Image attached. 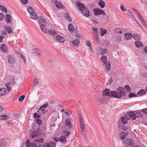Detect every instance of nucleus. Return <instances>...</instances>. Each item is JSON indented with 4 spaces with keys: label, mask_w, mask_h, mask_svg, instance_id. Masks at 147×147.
Here are the masks:
<instances>
[{
    "label": "nucleus",
    "mask_w": 147,
    "mask_h": 147,
    "mask_svg": "<svg viewBox=\"0 0 147 147\" xmlns=\"http://www.w3.org/2000/svg\"><path fill=\"white\" fill-rule=\"evenodd\" d=\"M53 140L55 142H57L58 141H59L62 142L64 143L66 142V138L64 136H62L59 138L58 139L54 138H53Z\"/></svg>",
    "instance_id": "nucleus-15"
},
{
    "label": "nucleus",
    "mask_w": 147,
    "mask_h": 147,
    "mask_svg": "<svg viewBox=\"0 0 147 147\" xmlns=\"http://www.w3.org/2000/svg\"><path fill=\"white\" fill-rule=\"evenodd\" d=\"M106 65L105 66V69L107 71H109L110 70L111 67V65L110 63L109 62H108L105 63Z\"/></svg>",
    "instance_id": "nucleus-29"
},
{
    "label": "nucleus",
    "mask_w": 147,
    "mask_h": 147,
    "mask_svg": "<svg viewBox=\"0 0 147 147\" xmlns=\"http://www.w3.org/2000/svg\"><path fill=\"white\" fill-rule=\"evenodd\" d=\"M40 125L39 124H36V123H33L32 127L34 130L36 131L39 129L40 127Z\"/></svg>",
    "instance_id": "nucleus-32"
},
{
    "label": "nucleus",
    "mask_w": 147,
    "mask_h": 147,
    "mask_svg": "<svg viewBox=\"0 0 147 147\" xmlns=\"http://www.w3.org/2000/svg\"><path fill=\"white\" fill-rule=\"evenodd\" d=\"M98 53V54H102L103 49L101 47H98L97 49Z\"/></svg>",
    "instance_id": "nucleus-54"
},
{
    "label": "nucleus",
    "mask_w": 147,
    "mask_h": 147,
    "mask_svg": "<svg viewBox=\"0 0 147 147\" xmlns=\"http://www.w3.org/2000/svg\"><path fill=\"white\" fill-rule=\"evenodd\" d=\"M18 56L21 59H22L24 63H26V59L25 57L21 53H19L18 55Z\"/></svg>",
    "instance_id": "nucleus-36"
},
{
    "label": "nucleus",
    "mask_w": 147,
    "mask_h": 147,
    "mask_svg": "<svg viewBox=\"0 0 147 147\" xmlns=\"http://www.w3.org/2000/svg\"><path fill=\"white\" fill-rule=\"evenodd\" d=\"M136 115L137 117L140 118L142 117L143 116V114L139 111L136 112Z\"/></svg>",
    "instance_id": "nucleus-47"
},
{
    "label": "nucleus",
    "mask_w": 147,
    "mask_h": 147,
    "mask_svg": "<svg viewBox=\"0 0 147 147\" xmlns=\"http://www.w3.org/2000/svg\"><path fill=\"white\" fill-rule=\"evenodd\" d=\"M7 92V90L5 88H2L0 89V95L3 96Z\"/></svg>",
    "instance_id": "nucleus-25"
},
{
    "label": "nucleus",
    "mask_w": 147,
    "mask_h": 147,
    "mask_svg": "<svg viewBox=\"0 0 147 147\" xmlns=\"http://www.w3.org/2000/svg\"><path fill=\"white\" fill-rule=\"evenodd\" d=\"M61 111V112H64V113L68 116H69L71 115V113L70 111H65L64 109H62Z\"/></svg>",
    "instance_id": "nucleus-31"
},
{
    "label": "nucleus",
    "mask_w": 147,
    "mask_h": 147,
    "mask_svg": "<svg viewBox=\"0 0 147 147\" xmlns=\"http://www.w3.org/2000/svg\"><path fill=\"white\" fill-rule=\"evenodd\" d=\"M98 5L101 8H104L105 6V3L103 1L100 0L98 2Z\"/></svg>",
    "instance_id": "nucleus-42"
},
{
    "label": "nucleus",
    "mask_w": 147,
    "mask_h": 147,
    "mask_svg": "<svg viewBox=\"0 0 147 147\" xmlns=\"http://www.w3.org/2000/svg\"><path fill=\"white\" fill-rule=\"evenodd\" d=\"M135 45L136 46L138 47H142L143 45V43L139 41H135Z\"/></svg>",
    "instance_id": "nucleus-33"
},
{
    "label": "nucleus",
    "mask_w": 147,
    "mask_h": 147,
    "mask_svg": "<svg viewBox=\"0 0 147 147\" xmlns=\"http://www.w3.org/2000/svg\"><path fill=\"white\" fill-rule=\"evenodd\" d=\"M85 43L86 45V46L90 47L91 51H92V47L91 46V45L90 42L88 40H87L86 42Z\"/></svg>",
    "instance_id": "nucleus-45"
},
{
    "label": "nucleus",
    "mask_w": 147,
    "mask_h": 147,
    "mask_svg": "<svg viewBox=\"0 0 147 147\" xmlns=\"http://www.w3.org/2000/svg\"><path fill=\"white\" fill-rule=\"evenodd\" d=\"M74 119L73 118L68 117L65 120V126H67L69 128L72 127V125L71 123V121H73Z\"/></svg>",
    "instance_id": "nucleus-6"
},
{
    "label": "nucleus",
    "mask_w": 147,
    "mask_h": 147,
    "mask_svg": "<svg viewBox=\"0 0 147 147\" xmlns=\"http://www.w3.org/2000/svg\"><path fill=\"white\" fill-rule=\"evenodd\" d=\"M8 62L10 64H13L15 62L14 57L12 56L9 55L8 57Z\"/></svg>",
    "instance_id": "nucleus-18"
},
{
    "label": "nucleus",
    "mask_w": 147,
    "mask_h": 147,
    "mask_svg": "<svg viewBox=\"0 0 147 147\" xmlns=\"http://www.w3.org/2000/svg\"><path fill=\"white\" fill-rule=\"evenodd\" d=\"M93 33L95 35H96L97 34L98 32V29L96 28H92Z\"/></svg>",
    "instance_id": "nucleus-51"
},
{
    "label": "nucleus",
    "mask_w": 147,
    "mask_h": 147,
    "mask_svg": "<svg viewBox=\"0 0 147 147\" xmlns=\"http://www.w3.org/2000/svg\"><path fill=\"white\" fill-rule=\"evenodd\" d=\"M107 33V30L103 28H101L100 29V36H103Z\"/></svg>",
    "instance_id": "nucleus-21"
},
{
    "label": "nucleus",
    "mask_w": 147,
    "mask_h": 147,
    "mask_svg": "<svg viewBox=\"0 0 147 147\" xmlns=\"http://www.w3.org/2000/svg\"><path fill=\"white\" fill-rule=\"evenodd\" d=\"M27 11L30 14L35 12L34 9L31 7H29L27 9Z\"/></svg>",
    "instance_id": "nucleus-44"
},
{
    "label": "nucleus",
    "mask_w": 147,
    "mask_h": 147,
    "mask_svg": "<svg viewBox=\"0 0 147 147\" xmlns=\"http://www.w3.org/2000/svg\"><path fill=\"white\" fill-rule=\"evenodd\" d=\"M125 88L127 89L128 91H130L131 90L130 87L128 86L127 85L125 87Z\"/></svg>",
    "instance_id": "nucleus-64"
},
{
    "label": "nucleus",
    "mask_w": 147,
    "mask_h": 147,
    "mask_svg": "<svg viewBox=\"0 0 147 147\" xmlns=\"http://www.w3.org/2000/svg\"><path fill=\"white\" fill-rule=\"evenodd\" d=\"M141 75L143 78H147V72L143 71L142 72Z\"/></svg>",
    "instance_id": "nucleus-49"
},
{
    "label": "nucleus",
    "mask_w": 147,
    "mask_h": 147,
    "mask_svg": "<svg viewBox=\"0 0 147 147\" xmlns=\"http://www.w3.org/2000/svg\"><path fill=\"white\" fill-rule=\"evenodd\" d=\"M68 29L71 32H73L75 30L74 28L71 24H69L68 25Z\"/></svg>",
    "instance_id": "nucleus-28"
},
{
    "label": "nucleus",
    "mask_w": 147,
    "mask_h": 147,
    "mask_svg": "<svg viewBox=\"0 0 147 147\" xmlns=\"http://www.w3.org/2000/svg\"><path fill=\"white\" fill-rule=\"evenodd\" d=\"M108 51L107 49H103L102 52V54L103 55V54H104L106 53H107Z\"/></svg>",
    "instance_id": "nucleus-61"
},
{
    "label": "nucleus",
    "mask_w": 147,
    "mask_h": 147,
    "mask_svg": "<svg viewBox=\"0 0 147 147\" xmlns=\"http://www.w3.org/2000/svg\"><path fill=\"white\" fill-rule=\"evenodd\" d=\"M132 10L135 12L136 15L139 19L140 21L142 23L144 26L145 28H147V24L146 23L145 21L144 20L143 18L140 16L139 12L137 10H136L135 8H132Z\"/></svg>",
    "instance_id": "nucleus-4"
},
{
    "label": "nucleus",
    "mask_w": 147,
    "mask_h": 147,
    "mask_svg": "<svg viewBox=\"0 0 147 147\" xmlns=\"http://www.w3.org/2000/svg\"><path fill=\"white\" fill-rule=\"evenodd\" d=\"M30 141L28 140L25 143L27 147H36L37 146L34 142L29 144Z\"/></svg>",
    "instance_id": "nucleus-16"
},
{
    "label": "nucleus",
    "mask_w": 147,
    "mask_h": 147,
    "mask_svg": "<svg viewBox=\"0 0 147 147\" xmlns=\"http://www.w3.org/2000/svg\"><path fill=\"white\" fill-rule=\"evenodd\" d=\"M117 91H113V97L117 98L124 97L126 95V92L125 88L122 87H119L117 89Z\"/></svg>",
    "instance_id": "nucleus-2"
},
{
    "label": "nucleus",
    "mask_w": 147,
    "mask_h": 147,
    "mask_svg": "<svg viewBox=\"0 0 147 147\" xmlns=\"http://www.w3.org/2000/svg\"><path fill=\"white\" fill-rule=\"evenodd\" d=\"M79 119L80 126L81 129L83 132H84L86 131L85 125L81 115L79 116Z\"/></svg>",
    "instance_id": "nucleus-7"
},
{
    "label": "nucleus",
    "mask_w": 147,
    "mask_h": 147,
    "mask_svg": "<svg viewBox=\"0 0 147 147\" xmlns=\"http://www.w3.org/2000/svg\"><path fill=\"white\" fill-rule=\"evenodd\" d=\"M11 16L7 14L6 15L5 21L7 23L11 22Z\"/></svg>",
    "instance_id": "nucleus-34"
},
{
    "label": "nucleus",
    "mask_w": 147,
    "mask_h": 147,
    "mask_svg": "<svg viewBox=\"0 0 147 147\" xmlns=\"http://www.w3.org/2000/svg\"><path fill=\"white\" fill-rule=\"evenodd\" d=\"M22 3L24 5L26 4L28 1V0H20Z\"/></svg>",
    "instance_id": "nucleus-58"
},
{
    "label": "nucleus",
    "mask_w": 147,
    "mask_h": 147,
    "mask_svg": "<svg viewBox=\"0 0 147 147\" xmlns=\"http://www.w3.org/2000/svg\"><path fill=\"white\" fill-rule=\"evenodd\" d=\"M34 121H35L34 122V123H36V124H39L40 125V124L41 123V120L40 119H34Z\"/></svg>",
    "instance_id": "nucleus-53"
},
{
    "label": "nucleus",
    "mask_w": 147,
    "mask_h": 147,
    "mask_svg": "<svg viewBox=\"0 0 147 147\" xmlns=\"http://www.w3.org/2000/svg\"><path fill=\"white\" fill-rule=\"evenodd\" d=\"M123 30V29L118 28L116 29V32L117 34H121L122 33V32Z\"/></svg>",
    "instance_id": "nucleus-48"
},
{
    "label": "nucleus",
    "mask_w": 147,
    "mask_h": 147,
    "mask_svg": "<svg viewBox=\"0 0 147 147\" xmlns=\"http://www.w3.org/2000/svg\"><path fill=\"white\" fill-rule=\"evenodd\" d=\"M1 49L3 52L7 53V52L8 50L7 47L6 45L5 44H3L1 46Z\"/></svg>",
    "instance_id": "nucleus-27"
},
{
    "label": "nucleus",
    "mask_w": 147,
    "mask_h": 147,
    "mask_svg": "<svg viewBox=\"0 0 147 147\" xmlns=\"http://www.w3.org/2000/svg\"><path fill=\"white\" fill-rule=\"evenodd\" d=\"M49 105V104L48 103H45V104L43 105L42 106L40 107V108H42V109H44L45 108H46Z\"/></svg>",
    "instance_id": "nucleus-56"
},
{
    "label": "nucleus",
    "mask_w": 147,
    "mask_h": 147,
    "mask_svg": "<svg viewBox=\"0 0 147 147\" xmlns=\"http://www.w3.org/2000/svg\"><path fill=\"white\" fill-rule=\"evenodd\" d=\"M55 39L57 42L61 43H63L65 41L64 38L59 35H57L55 37Z\"/></svg>",
    "instance_id": "nucleus-12"
},
{
    "label": "nucleus",
    "mask_w": 147,
    "mask_h": 147,
    "mask_svg": "<svg viewBox=\"0 0 147 147\" xmlns=\"http://www.w3.org/2000/svg\"><path fill=\"white\" fill-rule=\"evenodd\" d=\"M48 33H49L52 36H55L57 34L56 32L53 30H49V32Z\"/></svg>",
    "instance_id": "nucleus-40"
},
{
    "label": "nucleus",
    "mask_w": 147,
    "mask_h": 147,
    "mask_svg": "<svg viewBox=\"0 0 147 147\" xmlns=\"http://www.w3.org/2000/svg\"><path fill=\"white\" fill-rule=\"evenodd\" d=\"M134 143V140L131 138H125L123 141V144L127 146L133 145Z\"/></svg>",
    "instance_id": "nucleus-5"
},
{
    "label": "nucleus",
    "mask_w": 147,
    "mask_h": 147,
    "mask_svg": "<svg viewBox=\"0 0 147 147\" xmlns=\"http://www.w3.org/2000/svg\"><path fill=\"white\" fill-rule=\"evenodd\" d=\"M141 111L147 115V109H144L141 110Z\"/></svg>",
    "instance_id": "nucleus-62"
},
{
    "label": "nucleus",
    "mask_w": 147,
    "mask_h": 147,
    "mask_svg": "<svg viewBox=\"0 0 147 147\" xmlns=\"http://www.w3.org/2000/svg\"><path fill=\"white\" fill-rule=\"evenodd\" d=\"M77 6L78 7L79 10L83 12L84 15L85 16L88 17L89 16V11L87 9H85V7L82 3L78 2L77 3Z\"/></svg>",
    "instance_id": "nucleus-3"
},
{
    "label": "nucleus",
    "mask_w": 147,
    "mask_h": 147,
    "mask_svg": "<svg viewBox=\"0 0 147 147\" xmlns=\"http://www.w3.org/2000/svg\"><path fill=\"white\" fill-rule=\"evenodd\" d=\"M120 9L122 11H127L126 8L123 5H121Z\"/></svg>",
    "instance_id": "nucleus-52"
},
{
    "label": "nucleus",
    "mask_w": 147,
    "mask_h": 147,
    "mask_svg": "<svg viewBox=\"0 0 147 147\" xmlns=\"http://www.w3.org/2000/svg\"><path fill=\"white\" fill-rule=\"evenodd\" d=\"M38 81L37 79H35L34 80L33 83L35 84H37L38 83Z\"/></svg>",
    "instance_id": "nucleus-63"
},
{
    "label": "nucleus",
    "mask_w": 147,
    "mask_h": 147,
    "mask_svg": "<svg viewBox=\"0 0 147 147\" xmlns=\"http://www.w3.org/2000/svg\"><path fill=\"white\" fill-rule=\"evenodd\" d=\"M113 91H111L109 89L106 88L103 90L102 95L104 96H113Z\"/></svg>",
    "instance_id": "nucleus-9"
},
{
    "label": "nucleus",
    "mask_w": 147,
    "mask_h": 147,
    "mask_svg": "<svg viewBox=\"0 0 147 147\" xmlns=\"http://www.w3.org/2000/svg\"><path fill=\"white\" fill-rule=\"evenodd\" d=\"M65 18L69 22H70L71 21V19L70 17L69 16V13H67L65 15Z\"/></svg>",
    "instance_id": "nucleus-50"
},
{
    "label": "nucleus",
    "mask_w": 147,
    "mask_h": 147,
    "mask_svg": "<svg viewBox=\"0 0 147 147\" xmlns=\"http://www.w3.org/2000/svg\"><path fill=\"white\" fill-rule=\"evenodd\" d=\"M120 119L122 123L126 124L128 122V120L129 119V117L128 116L126 115L125 117H121Z\"/></svg>",
    "instance_id": "nucleus-17"
},
{
    "label": "nucleus",
    "mask_w": 147,
    "mask_h": 147,
    "mask_svg": "<svg viewBox=\"0 0 147 147\" xmlns=\"http://www.w3.org/2000/svg\"><path fill=\"white\" fill-rule=\"evenodd\" d=\"M34 117L36 118V119L39 118L40 117V115H38L36 113H34Z\"/></svg>",
    "instance_id": "nucleus-59"
},
{
    "label": "nucleus",
    "mask_w": 147,
    "mask_h": 147,
    "mask_svg": "<svg viewBox=\"0 0 147 147\" xmlns=\"http://www.w3.org/2000/svg\"><path fill=\"white\" fill-rule=\"evenodd\" d=\"M25 98V96L24 95H22L21 96L19 99V100L20 101H22L24 98Z\"/></svg>",
    "instance_id": "nucleus-60"
},
{
    "label": "nucleus",
    "mask_w": 147,
    "mask_h": 147,
    "mask_svg": "<svg viewBox=\"0 0 147 147\" xmlns=\"http://www.w3.org/2000/svg\"><path fill=\"white\" fill-rule=\"evenodd\" d=\"M5 18V16L4 14L1 13H0V21L3 20Z\"/></svg>",
    "instance_id": "nucleus-55"
},
{
    "label": "nucleus",
    "mask_w": 147,
    "mask_h": 147,
    "mask_svg": "<svg viewBox=\"0 0 147 147\" xmlns=\"http://www.w3.org/2000/svg\"><path fill=\"white\" fill-rule=\"evenodd\" d=\"M29 133L30 134V137L32 138L36 137L38 134L37 131H30Z\"/></svg>",
    "instance_id": "nucleus-22"
},
{
    "label": "nucleus",
    "mask_w": 147,
    "mask_h": 147,
    "mask_svg": "<svg viewBox=\"0 0 147 147\" xmlns=\"http://www.w3.org/2000/svg\"><path fill=\"white\" fill-rule=\"evenodd\" d=\"M126 115L128 116L129 119H132L135 120L136 119L137 117L136 115L133 111H130L129 113V115Z\"/></svg>",
    "instance_id": "nucleus-13"
},
{
    "label": "nucleus",
    "mask_w": 147,
    "mask_h": 147,
    "mask_svg": "<svg viewBox=\"0 0 147 147\" xmlns=\"http://www.w3.org/2000/svg\"><path fill=\"white\" fill-rule=\"evenodd\" d=\"M9 117L8 115H0V120H4L7 119H9Z\"/></svg>",
    "instance_id": "nucleus-38"
},
{
    "label": "nucleus",
    "mask_w": 147,
    "mask_h": 147,
    "mask_svg": "<svg viewBox=\"0 0 147 147\" xmlns=\"http://www.w3.org/2000/svg\"><path fill=\"white\" fill-rule=\"evenodd\" d=\"M65 126V124L62 127V130L63 131V134L66 136H67L70 134V132L68 131L67 126Z\"/></svg>",
    "instance_id": "nucleus-11"
},
{
    "label": "nucleus",
    "mask_w": 147,
    "mask_h": 147,
    "mask_svg": "<svg viewBox=\"0 0 147 147\" xmlns=\"http://www.w3.org/2000/svg\"><path fill=\"white\" fill-rule=\"evenodd\" d=\"M11 84L9 82L7 83L6 84V87L9 91L11 90Z\"/></svg>",
    "instance_id": "nucleus-41"
},
{
    "label": "nucleus",
    "mask_w": 147,
    "mask_h": 147,
    "mask_svg": "<svg viewBox=\"0 0 147 147\" xmlns=\"http://www.w3.org/2000/svg\"><path fill=\"white\" fill-rule=\"evenodd\" d=\"M38 21L41 30L45 33H48L49 32V29L46 19L43 18H40Z\"/></svg>",
    "instance_id": "nucleus-1"
},
{
    "label": "nucleus",
    "mask_w": 147,
    "mask_h": 147,
    "mask_svg": "<svg viewBox=\"0 0 147 147\" xmlns=\"http://www.w3.org/2000/svg\"><path fill=\"white\" fill-rule=\"evenodd\" d=\"M47 112L46 109H42L40 108L39 109L38 111V113L40 115H43L45 114Z\"/></svg>",
    "instance_id": "nucleus-26"
},
{
    "label": "nucleus",
    "mask_w": 147,
    "mask_h": 147,
    "mask_svg": "<svg viewBox=\"0 0 147 147\" xmlns=\"http://www.w3.org/2000/svg\"><path fill=\"white\" fill-rule=\"evenodd\" d=\"M129 134V133L127 132H120L119 134V136L121 140L125 139V138Z\"/></svg>",
    "instance_id": "nucleus-14"
},
{
    "label": "nucleus",
    "mask_w": 147,
    "mask_h": 147,
    "mask_svg": "<svg viewBox=\"0 0 147 147\" xmlns=\"http://www.w3.org/2000/svg\"><path fill=\"white\" fill-rule=\"evenodd\" d=\"M146 92L144 90L141 89L138 92L137 94L139 96H142Z\"/></svg>",
    "instance_id": "nucleus-39"
},
{
    "label": "nucleus",
    "mask_w": 147,
    "mask_h": 147,
    "mask_svg": "<svg viewBox=\"0 0 147 147\" xmlns=\"http://www.w3.org/2000/svg\"><path fill=\"white\" fill-rule=\"evenodd\" d=\"M124 37L125 40H128L130 39L132 37V35L130 33L127 32L125 34Z\"/></svg>",
    "instance_id": "nucleus-19"
},
{
    "label": "nucleus",
    "mask_w": 147,
    "mask_h": 147,
    "mask_svg": "<svg viewBox=\"0 0 147 147\" xmlns=\"http://www.w3.org/2000/svg\"><path fill=\"white\" fill-rule=\"evenodd\" d=\"M30 17L31 18L34 20H36L38 18V16L36 12L30 14Z\"/></svg>",
    "instance_id": "nucleus-24"
},
{
    "label": "nucleus",
    "mask_w": 147,
    "mask_h": 147,
    "mask_svg": "<svg viewBox=\"0 0 147 147\" xmlns=\"http://www.w3.org/2000/svg\"><path fill=\"white\" fill-rule=\"evenodd\" d=\"M100 61L101 62L103 63L104 65L106 63H107V59L106 57L105 56H104L100 58Z\"/></svg>",
    "instance_id": "nucleus-30"
},
{
    "label": "nucleus",
    "mask_w": 147,
    "mask_h": 147,
    "mask_svg": "<svg viewBox=\"0 0 147 147\" xmlns=\"http://www.w3.org/2000/svg\"><path fill=\"white\" fill-rule=\"evenodd\" d=\"M56 146L55 143L52 142H50L44 144H40L36 147H55Z\"/></svg>",
    "instance_id": "nucleus-8"
},
{
    "label": "nucleus",
    "mask_w": 147,
    "mask_h": 147,
    "mask_svg": "<svg viewBox=\"0 0 147 147\" xmlns=\"http://www.w3.org/2000/svg\"><path fill=\"white\" fill-rule=\"evenodd\" d=\"M0 9L3 12L6 13L7 12V9L5 7L2 5H0Z\"/></svg>",
    "instance_id": "nucleus-43"
},
{
    "label": "nucleus",
    "mask_w": 147,
    "mask_h": 147,
    "mask_svg": "<svg viewBox=\"0 0 147 147\" xmlns=\"http://www.w3.org/2000/svg\"><path fill=\"white\" fill-rule=\"evenodd\" d=\"M108 99V98L107 96H102L100 98L99 101L100 102L105 103H106Z\"/></svg>",
    "instance_id": "nucleus-20"
},
{
    "label": "nucleus",
    "mask_w": 147,
    "mask_h": 147,
    "mask_svg": "<svg viewBox=\"0 0 147 147\" xmlns=\"http://www.w3.org/2000/svg\"><path fill=\"white\" fill-rule=\"evenodd\" d=\"M55 4L56 6L58 8H61L63 7L62 4L59 1H55Z\"/></svg>",
    "instance_id": "nucleus-23"
},
{
    "label": "nucleus",
    "mask_w": 147,
    "mask_h": 147,
    "mask_svg": "<svg viewBox=\"0 0 147 147\" xmlns=\"http://www.w3.org/2000/svg\"><path fill=\"white\" fill-rule=\"evenodd\" d=\"M4 29L6 30L8 33H12V30L10 27L7 26H4Z\"/></svg>",
    "instance_id": "nucleus-37"
},
{
    "label": "nucleus",
    "mask_w": 147,
    "mask_h": 147,
    "mask_svg": "<svg viewBox=\"0 0 147 147\" xmlns=\"http://www.w3.org/2000/svg\"><path fill=\"white\" fill-rule=\"evenodd\" d=\"M93 11L94 15L96 16L101 14L105 16V13L103 10H100L98 8L94 9Z\"/></svg>",
    "instance_id": "nucleus-10"
},
{
    "label": "nucleus",
    "mask_w": 147,
    "mask_h": 147,
    "mask_svg": "<svg viewBox=\"0 0 147 147\" xmlns=\"http://www.w3.org/2000/svg\"><path fill=\"white\" fill-rule=\"evenodd\" d=\"M73 44L75 45H78L80 43V41L78 39H75L72 42Z\"/></svg>",
    "instance_id": "nucleus-46"
},
{
    "label": "nucleus",
    "mask_w": 147,
    "mask_h": 147,
    "mask_svg": "<svg viewBox=\"0 0 147 147\" xmlns=\"http://www.w3.org/2000/svg\"><path fill=\"white\" fill-rule=\"evenodd\" d=\"M137 96V95L135 94L134 93H131L129 94V97H136Z\"/></svg>",
    "instance_id": "nucleus-57"
},
{
    "label": "nucleus",
    "mask_w": 147,
    "mask_h": 147,
    "mask_svg": "<svg viewBox=\"0 0 147 147\" xmlns=\"http://www.w3.org/2000/svg\"><path fill=\"white\" fill-rule=\"evenodd\" d=\"M132 37H133L134 39L136 40H139L141 38L140 36L137 34H134L132 35Z\"/></svg>",
    "instance_id": "nucleus-35"
}]
</instances>
